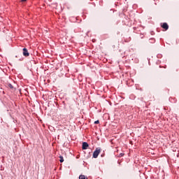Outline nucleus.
<instances>
[{
    "label": "nucleus",
    "instance_id": "0eeeda50",
    "mask_svg": "<svg viewBox=\"0 0 179 179\" xmlns=\"http://www.w3.org/2000/svg\"><path fill=\"white\" fill-rule=\"evenodd\" d=\"M99 122H100L99 120H96V121L94 122V124H99Z\"/></svg>",
    "mask_w": 179,
    "mask_h": 179
},
{
    "label": "nucleus",
    "instance_id": "9d476101",
    "mask_svg": "<svg viewBox=\"0 0 179 179\" xmlns=\"http://www.w3.org/2000/svg\"><path fill=\"white\" fill-rule=\"evenodd\" d=\"M10 87H13L12 86V85H10Z\"/></svg>",
    "mask_w": 179,
    "mask_h": 179
},
{
    "label": "nucleus",
    "instance_id": "7ed1b4c3",
    "mask_svg": "<svg viewBox=\"0 0 179 179\" xmlns=\"http://www.w3.org/2000/svg\"><path fill=\"white\" fill-rule=\"evenodd\" d=\"M87 148H89V144L86 142L83 143V147L82 149L83 150H86V149H87Z\"/></svg>",
    "mask_w": 179,
    "mask_h": 179
},
{
    "label": "nucleus",
    "instance_id": "f257e3e1",
    "mask_svg": "<svg viewBox=\"0 0 179 179\" xmlns=\"http://www.w3.org/2000/svg\"><path fill=\"white\" fill-rule=\"evenodd\" d=\"M100 149L96 148V150L93 153V157L94 159H97V157H99V155H100Z\"/></svg>",
    "mask_w": 179,
    "mask_h": 179
},
{
    "label": "nucleus",
    "instance_id": "1a4fd4ad",
    "mask_svg": "<svg viewBox=\"0 0 179 179\" xmlns=\"http://www.w3.org/2000/svg\"><path fill=\"white\" fill-rule=\"evenodd\" d=\"M22 2H26V0H22Z\"/></svg>",
    "mask_w": 179,
    "mask_h": 179
},
{
    "label": "nucleus",
    "instance_id": "20e7f679",
    "mask_svg": "<svg viewBox=\"0 0 179 179\" xmlns=\"http://www.w3.org/2000/svg\"><path fill=\"white\" fill-rule=\"evenodd\" d=\"M162 27L164 29V30H169V24L166 22L163 23Z\"/></svg>",
    "mask_w": 179,
    "mask_h": 179
},
{
    "label": "nucleus",
    "instance_id": "6e6552de",
    "mask_svg": "<svg viewBox=\"0 0 179 179\" xmlns=\"http://www.w3.org/2000/svg\"><path fill=\"white\" fill-rule=\"evenodd\" d=\"M122 156H124V154H122V153L120 154V157H122Z\"/></svg>",
    "mask_w": 179,
    "mask_h": 179
},
{
    "label": "nucleus",
    "instance_id": "39448f33",
    "mask_svg": "<svg viewBox=\"0 0 179 179\" xmlns=\"http://www.w3.org/2000/svg\"><path fill=\"white\" fill-rule=\"evenodd\" d=\"M79 179H87V177H86L85 175H80L79 176Z\"/></svg>",
    "mask_w": 179,
    "mask_h": 179
},
{
    "label": "nucleus",
    "instance_id": "f03ea898",
    "mask_svg": "<svg viewBox=\"0 0 179 179\" xmlns=\"http://www.w3.org/2000/svg\"><path fill=\"white\" fill-rule=\"evenodd\" d=\"M22 54L24 55V57H29V55H30V53H29V50H27V48H24L22 49Z\"/></svg>",
    "mask_w": 179,
    "mask_h": 179
},
{
    "label": "nucleus",
    "instance_id": "423d86ee",
    "mask_svg": "<svg viewBox=\"0 0 179 179\" xmlns=\"http://www.w3.org/2000/svg\"><path fill=\"white\" fill-rule=\"evenodd\" d=\"M59 162H60V163H64V157H62V156H59Z\"/></svg>",
    "mask_w": 179,
    "mask_h": 179
}]
</instances>
